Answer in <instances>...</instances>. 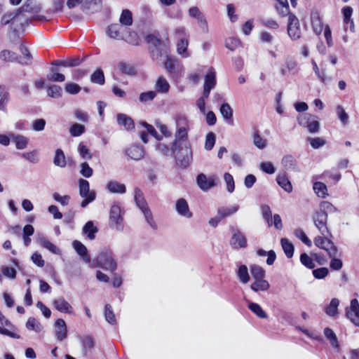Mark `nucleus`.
<instances>
[{
    "mask_svg": "<svg viewBox=\"0 0 359 359\" xmlns=\"http://www.w3.org/2000/svg\"><path fill=\"white\" fill-rule=\"evenodd\" d=\"M176 125L177 130L175 135V140L171 145V152L175 154L179 146L184 145V143H189L188 141V120L183 115H178L176 117Z\"/></svg>",
    "mask_w": 359,
    "mask_h": 359,
    "instance_id": "1",
    "label": "nucleus"
},
{
    "mask_svg": "<svg viewBox=\"0 0 359 359\" xmlns=\"http://www.w3.org/2000/svg\"><path fill=\"white\" fill-rule=\"evenodd\" d=\"M0 22L2 26L10 25L11 31L18 32L25 25L29 23V18L21 16L16 9L4 14Z\"/></svg>",
    "mask_w": 359,
    "mask_h": 359,
    "instance_id": "2",
    "label": "nucleus"
},
{
    "mask_svg": "<svg viewBox=\"0 0 359 359\" xmlns=\"http://www.w3.org/2000/svg\"><path fill=\"white\" fill-rule=\"evenodd\" d=\"M94 262L96 263V266L110 272H114L117 269V263L114 258L112 252L109 249L102 250Z\"/></svg>",
    "mask_w": 359,
    "mask_h": 359,
    "instance_id": "3",
    "label": "nucleus"
},
{
    "mask_svg": "<svg viewBox=\"0 0 359 359\" xmlns=\"http://www.w3.org/2000/svg\"><path fill=\"white\" fill-rule=\"evenodd\" d=\"M177 164L181 168H187L192 162V151L190 143H184V145L179 146L174 154Z\"/></svg>",
    "mask_w": 359,
    "mask_h": 359,
    "instance_id": "4",
    "label": "nucleus"
},
{
    "mask_svg": "<svg viewBox=\"0 0 359 359\" xmlns=\"http://www.w3.org/2000/svg\"><path fill=\"white\" fill-rule=\"evenodd\" d=\"M109 224L111 228H115L117 231L123 229V219L121 215V207L118 203H114L110 208Z\"/></svg>",
    "mask_w": 359,
    "mask_h": 359,
    "instance_id": "5",
    "label": "nucleus"
},
{
    "mask_svg": "<svg viewBox=\"0 0 359 359\" xmlns=\"http://www.w3.org/2000/svg\"><path fill=\"white\" fill-rule=\"evenodd\" d=\"M231 237L229 241V244L232 248L238 250L247 247V239L245 236L238 229L231 226Z\"/></svg>",
    "mask_w": 359,
    "mask_h": 359,
    "instance_id": "6",
    "label": "nucleus"
},
{
    "mask_svg": "<svg viewBox=\"0 0 359 359\" xmlns=\"http://www.w3.org/2000/svg\"><path fill=\"white\" fill-rule=\"evenodd\" d=\"M315 245L323 250H325L330 257H336L338 249L334 243L325 236H316L314 238Z\"/></svg>",
    "mask_w": 359,
    "mask_h": 359,
    "instance_id": "7",
    "label": "nucleus"
},
{
    "mask_svg": "<svg viewBox=\"0 0 359 359\" xmlns=\"http://www.w3.org/2000/svg\"><path fill=\"white\" fill-rule=\"evenodd\" d=\"M287 32L292 41L298 40L302 36L300 24L295 15H290L287 26Z\"/></svg>",
    "mask_w": 359,
    "mask_h": 359,
    "instance_id": "8",
    "label": "nucleus"
},
{
    "mask_svg": "<svg viewBox=\"0 0 359 359\" xmlns=\"http://www.w3.org/2000/svg\"><path fill=\"white\" fill-rule=\"evenodd\" d=\"M327 217L328 216L326 215V213L320 212L318 210L316 211L312 217L316 227L323 236L325 235V233H327L329 235L331 236V233L329 231L327 226Z\"/></svg>",
    "mask_w": 359,
    "mask_h": 359,
    "instance_id": "9",
    "label": "nucleus"
},
{
    "mask_svg": "<svg viewBox=\"0 0 359 359\" xmlns=\"http://www.w3.org/2000/svg\"><path fill=\"white\" fill-rule=\"evenodd\" d=\"M346 316L355 326L359 327V303L356 299L351 301L350 308L346 310Z\"/></svg>",
    "mask_w": 359,
    "mask_h": 359,
    "instance_id": "10",
    "label": "nucleus"
},
{
    "mask_svg": "<svg viewBox=\"0 0 359 359\" xmlns=\"http://www.w3.org/2000/svg\"><path fill=\"white\" fill-rule=\"evenodd\" d=\"M196 181L200 189L204 191L214 187L217 184V178L215 176L207 177L203 173L197 176Z\"/></svg>",
    "mask_w": 359,
    "mask_h": 359,
    "instance_id": "11",
    "label": "nucleus"
},
{
    "mask_svg": "<svg viewBox=\"0 0 359 359\" xmlns=\"http://www.w3.org/2000/svg\"><path fill=\"white\" fill-rule=\"evenodd\" d=\"M125 154L134 161H140L144 156V150L140 145L134 144L126 148Z\"/></svg>",
    "mask_w": 359,
    "mask_h": 359,
    "instance_id": "12",
    "label": "nucleus"
},
{
    "mask_svg": "<svg viewBox=\"0 0 359 359\" xmlns=\"http://www.w3.org/2000/svg\"><path fill=\"white\" fill-rule=\"evenodd\" d=\"M21 16H27L26 13H38L40 7L36 5V0H27L22 7L17 9Z\"/></svg>",
    "mask_w": 359,
    "mask_h": 359,
    "instance_id": "13",
    "label": "nucleus"
},
{
    "mask_svg": "<svg viewBox=\"0 0 359 359\" xmlns=\"http://www.w3.org/2000/svg\"><path fill=\"white\" fill-rule=\"evenodd\" d=\"M175 210L182 217L191 218L192 213L189 210V205L184 198H180L176 201Z\"/></svg>",
    "mask_w": 359,
    "mask_h": 359,
    "instance_id": "14",
    "label": "nucleus"
},
{
    "mask_svg": "<svg viewBox=\"0 0 359 359\" xmlns=\"http://www.w3.org/2000/svg\"><path fill=\"white\" fill-rule=\"evenodd\" d=\"M55 337L57 340L62 341L67 337L66 323L63 319L59 318L55 321Z\"/></svg>",
    "mask_w": 359,
    "mask_h": 359,
    "instance_id": "15",
    "label": "nucleus"
},
{
    "mask_svg": "<svg viewBox=\"0 0 359 359\" xmlns=\"http://www.w3.org/2000/svg\"><path fill=\"white\" fill-rule=\"evenodd\" d=\"M297 62L292 58L287 57L285 61V64L280 67V72L283 76H286L289 73L294 74L297 72Z\"/></svg>",
    "mask_w": 359,
    "mask_h": 359,
    "instance_id": "16",
    "label": "nucleus"
},
{
    "mask_svg": "<svg viewBox=\"0 0 359 359\" xmlns=\"http://www.w3.org/2000/svg\"><path fill=\"white\" fill-rule=\"evenodd\" d=\"M311 20L313 32L317 35H320L323 29V24L318 12H311Z\"/></svg>",
    "mask_w": 359,
    "mask_h": 359,
    "instance_id": "17",
    "label": "nucleus"
},
{
    "mask_svg": "<svg viewBox=\"0 0 359 359\" xmlns=\"http://www.w3.org/2000/svg\"><path fill=\"white\" fill-rule=\"evenodd\" d=\"M117 123L120 126H123L126 130L130 131L135 128L133 120L125 114H118L116 116Z\"/></svg>",
    "mask_w": 359,
    "mask_h": 359,
    "instance_id": "18",
    "label": "nucleus"
},
{
    "mask_svg": "<svg viewBox=\"0 0 359 359\" xmlns=\"http://www.w3.org/2000/svg\"><path fill=\"white\" fill-rule=\"evenodd\" d=\"M283 167L287 170L297 171L298 170L296 158L290 155H285L281 160Z\"/></svg>",
    "mask_w": 359,
    "mask_h": 359,
    "instance_id": "19",
    "label": "nucleus"
},
{
    "mask_svg": "<svg viewBox=\"0 0 359 359\" xmlns=\"http://www.w3.org/2000/svg\"><path fill=\"white\" fill-rule=\"evenodd\" d=\"M73 248L76 252L82 257L83 261L86 263L90 262V257L88 255L86 247L79 241H74L72 243Z\"/></svg>",
    "mask_w": 359,
    "mask_h": 359,
    "instance_id": "20",
    "label": "nucleus"
},
{
    "mask_svg": "<svg viewBox=\"0 0 359 359\" xmlns=\"http://www.w3.org/2000/svg\"><path fill=\"white\" fill-rule=\"evenodd\" d=\"M98 231V228L94 225V222L88 221L83 226L82 233L86 235L89 240L93 241L95 238V234Z\"/></svg>",
    "mask_w": 359,
    "mask_h": 359,
    "instance_id": "21",
    "label": "nucleus"
},
{
    "mask_svg": "<svg viewBox=\"0 0 359 359\" xmlns=\"http://www.w3.org/2000/svg\"><path fill=\"white\" fill-rule=\"evenodd\" d=\"M55 308L62 313H71L72 312V306L62 297L53 301Z\"/></svg>",
    "mask_w": 359,
    "mask_h": 359,
    "instance_id": "22",
    "label": "nucleus"
},
{
    "mask_svg": "<svg viewBox=\"0 0 359 359\" xmlns=\"http://www.w3.org/2000/svg\"><path fill=\"white\" fill-rule=\"evenodd\" d=\"M269 283L264 278L254 279V282L250 285L251 290L255 292L259 291H266L269 289Z\"/></svg>",
    "mask_w": 359,
    "mask_h": 359,
    "instance_id": "23",
    "label": "nucleus"
},
{
    "mask_svg": "<svg viewBox=\"0 0 359 359\" xmlns=\"http://www.w3.org/2000/svg\"><path fill=\"white\" fill-rule=\"evenodd\" d=\"M276 181L278 184L286 192H292V186L285 173L278 174L276 177Z\"/></svg>",
    "mask_w": 359,
    "mask_h": 359,
    "instance_id": "24",
    "label": "nucleus"
},
{
    "mask_svg": "<svg viewBox=\"0 0 359 359\" xmlns=\"http://www.w3.org/2000/svg\"><path fill=\"white\" fill-rule=\"evenodd\" d=\"M134 199L137 206L141 211L148 208L147 203L144 197L142 191L137 187L135 189Z\"/></svg>",
    "mask_w": 359,
    "mask_h": 359,
    "instance_id": "25",
    "label": "nucleus"
},
{
    "mask_svg": "<svg viewBox=\"0 0 359 359\" xmlns=\"http://www.w3.org/2000/svg\"><path fill=\"white\" fill-rule=\"evenodd\" d=\"M11 139L15 144L18 149H24L27 148L29 143V138L22 135H11Z\"/></svg>",
    "mask_w": 359,
    "mask_h": 359,
    "instance_id": "26",
    "label": "nucleus"
},
{
    "mask_svg": "<svg viewBox=\"0 0 359 359\" xmlns=\"http://www.w3.org/2000/svg\"><path fill=\"white\" fill-rule=\"evenodd\" d=\"M81 64V60L79 58H72L69 60H54L51 65L55 66H60L64 67H74L79 66Z\"/></svg>",
    "mask_w": 359,
    "mask_h": 359,
    "instance_id": "27",
    "label": "nucleus"
},
{
    "mask_svg": "<svg viewBox=\"0 0 359 359\" xmlns=\"http://www.w3.org/2000/svg\"><path fill=\"white\" fill-rule=\"evenodd\" d=\"M107 189L114 194H124L126 191V186L117 181H110L107 184Z\"/></svg>",
    "mask_w": 359,
    "mask_h": 359,
    "instance_id": "28",
    "label": "nucleus"
},
{
    "mask_svg": "<svg viewBox=\"0 0 359 359\" xmlns=\"http://www.w3.org/2000/svg\"><path fill=\"white\" fill-rule=\"evenodd\" d=\"M167 46L165 44L162 45L160 47L150 48L151 55L153 60H158V59L163 56H168Z\"/></svg>",
    "mask_w": 359,
    "mask_h": 359,
    "instance_id": "29",
    "label": "nucleus"
},
{
    "mask_svg": "<svg viewBox=\"0 0 359 359\" xmlns=\"http://www.w3.org/2000/svg\"><path fill=\"white\" fill-rule=\"evenodd\" d=\"M121 25L119 24H111L107 27V34L114 39H121Z\"/></svg>",
    "mask_w": 359,
    "mask_h": 359,
    "instance_id": "30",
    "label": "nucleus"
},
{
    "mask_svg": "<svg viewBox=\"0 0 359 359\" xmlns=\"http://www.w3.org/2000/svg\"><path fill=\"white\" fill-rule=\"evenodd\" d=\"M55 165L60 168H65L67 165L66 157L61 149H57L53 158Z\"/></svg>",
    "mask_w": 359,
    "mask_h": 359,
    "instance_id": "31",
    "label": "nucleus"
},
{
    "mask_svg": "<svg viewBox=\"0 0 359 359\" xmlns=\"http://www.w3.org/2000/svg\"><path fill=\"white\" fill-rule=\"evenodd\" d=\"M188 45L189 41L187 38L180 39L177 43V53L183 57H188L189 56V53L187 51Z\"/></svg>",
    "mask_w": 359,
    "mask_h": 359,
    "instance_id": "32",
    "label": "nucleus"
},
{
    "mask_svg": "<svg viewBox=\"0 0 359 359\" xmlns=\"http://www.w3.org/2000/svg\"><path fill=\"white\" fill-rule=\"evenodd\" d=\"M49 72L50 73L47 75L48 81L53 82H63L65 80V76L63 74L59 73L57 68L50 67Z\"/></svg>",
    "mask_w": 359,
    "mask_h": 359,
    "instance_id": "33",
    "label": "nucleus"
},
{
    "mask_svg": "<svg viewBox=\"0 0 359 359\" xmlns=\"http://www.w3.org/2000/svg\"><path fill=\"white\" fill-rule=\"evenodd\" d=\"M18 56L17 53L10 50L4 49L0 52V60L4 62H13L17 61Z\"/></svg>",
    "mask_w": 359,
    "mask_h": 359,
    "instance_id": "34",
    "label": "nucleus"
},
{
    "mask_svg": "<svg viewBox=\"0 0 359 359\" xmlns=\"http://www.w3.org/2000/svg\"><path fill=\"white\" fill-rule=\"evenodd\" d=\"M238 208V205H233L231 207L222 206L218 208L217 213L219 215V217H222V219H224L236 213Z\"/></svg>",
    "mask_w": 359,
    "mask_h": 359,
    "instance_id": "35",
    "label": "nucleus"
},
{
    "mask_svg": "<svg viewBox=\"0 0 359 359\" xmlns=\"http://www.w3.org/2000/svg\"><path fill=\"white\" fill-rule=\"evenodd\" d=\"M339 301L337 298H333L330 304L325 308V311L326 314L330 317H334L338 314V306Z\"/></svg>",
    "mask_w": 359,
    "mask_h": 359,
    "instance_id": "36",
    "label": "nucleus"
},
{
    "mask_svg": "<svg viewBox=\"0 0 359 359\" xmlns=\"http://www.w3.org/2000/svg\"><path fill=\"white\" fill-rule=\"evenodd\" d=\"M118 67L120 71L124 74L128 76H135L137 74V70L135 67L130 63L120 62L118 64Z\"/></svg>",
    "mask_w": 359,
    "mask_h": 359,
    "instance_id": "37",
    "label": "nucleus"
},
{
    "mask_svg": "<svg viewBox=\"0 0 359 359\" xmlns=\"http://www.w3.org/2000/svg\"><path fill=\"white\" fill-rule=\"evenodd\" d=\"M313 189L318 197L325 198L328 196L327 186L323 182H314Z\"/></svg>",
    "mask_w": 359,
    "mask_h": 359,
    "instance_id": "38",
    "label": "nucleus"
},
{
    "mask_svg": "<svg viewBox=\"0 0 359 359\" xmlns=\"http://www.w3.org/2000/svg\"><path fill=\"white\" fill-rule=\"evenodd\" d=\"M156 91L161 93H166L169 91L170 84L168 81L163 76L158 77L156 82Z\"/></svg>",
    "mask_w": 359,
    "mask_h": 359,
    "instance_id": "39",
    "label": "nucleus"
},
{
    "mask_svg": "<svg viewBox=\"0 0 359 359\" xmlns=\"http://www.w3.org/2000/svg\"><path fill=\"white\" fill-rule=\"evenodd\" d=\"M341 174L339 172L333 173L330 170L324 171L318 177L319 179L324 180L328 182L327 179L332 180L334 184H337L341 179Z\"/></svg>",
    "mask_w": 359,
    "mask_h": 359,
    "instance_id": "40",
    "label": "nucleus"
},
{
    "mask_svg": "<svg viewBox=\"0 0 359 359\" xmlns=\"http://www.w3.org/2000/svg\"><path fill=\"white\" fill-rule=\"evenodd\" d=\"M26 327L29 330H34L36 332H40L43 330L42 325L34 317L28 318L26 323Z\"/></svg>",
    "mask_w": 359,
    "mask_h": 359,
    "instance_id": "41",
    "label": "nucleus"
},
{
    "mask_svg": "<svg viewBox=\"0 0 359 359\" xmlns=\"http://www.w3.org/2000/svg\"><path fill=\"white\" fill-rule=\"evenodd\" d=\"M280 244L287 258L292 257L294 255V245L287 238H281Z\"/></svg>",
    "mask_w": 359,
    "mask_h": 359,
    "instance_id": "42",
    "label": "nucleus"
},
{
    "mask_svg": "<svg viewBox=\"0 0 359 359\" xmlns=\"http://www.w3.org/2000/svg\"><path fill=\"white\" fill-rule=\"evenodd\" d=\"M239 280L246 284L250 280V275L248 273V267L245 265H241L236 272Z\"/></svg>",
    "mask_w": 359,
    "mask_h": 359,
    "instance_id": "43",
    "label": "nucleus"
},
{
    "mask_svg": "<svg viewBox=\"0 0 359 359\" xmlns=\"http://www.w3.org/2000/svg\"><path fill=\"white\" fill-rule=\"evenodd\" d=\"M216 86L215 72L212 69H210L205 76V82L203 87H208L209 89H213Z\"/></svg>",
    "mask_w": 359,
    "mask_h": 359,
    "instance_id": "44",
    "label": "nucleus"
},
{
    "mask_svg": "<svg viewBox=\"0 0 359 359\" xmlns=\"http://www.w3.org/2000/svg\"><path fill=\"white\" fill-rule=\"evenodd\" d=\"M119 22L121 25H131L133 24V15L131 11L128 9L123 10L119 18Z\"/></svg>",
    "mask_w": 359,
    "mask_h": 359,
    "instance_id": "45",
    "label": "nucleus"
},
{
    "mask_svg": "<svg viewBox=\"0 0 359 359\" xmlns=\"http://www.w3.org/2000/svg\"><path fill=\"white\" fill-rule=\"evenodd\" d=\"M250 269L253 279H262L265 278L266 272L262 266L253 264L250 266Z\"/></svg>",
    "mask_w": 359,
    "mask_h": 359,
    "instance_id": "46",
    "label": "nucleus"
},
{
    "mask_svg": "<svg viewBox=\"0 0 359 359\" xmlns=\"http://www.w3.org/2000/svg\"><path fill=\"white\" fill-rule=\"evenodd\" d=\"M79 194L81 197H88L91 194L89 182L83 179L79 180Z\"/></svg>",
    "mask_w": 359,
    "mask_h": 359,
    "instance_id": "47",
    "label": "nucleus"
},
{
    "mask_svg": "<svg viewBox=\"0 0 359 359\" xmlns=\"http://www.w3.org/2000/svg\"><path fill=\"white\" fill-rule=\"evenodd\" d=\"M248 309L260 318H267L266 313L262 309L259 304L254 302L248 304Z\"/></svg>",
    "mask_w": 359,
    "mask_h": 359,
    "instance_id": "48",
    "label": "nucleus"
},
{
    "mask_svg": "<svg viewBox=\"0 0 359 359\" xmlns=\"http://www.w3.org/2000/svg\"><path fill=\"white\" fill-rule=\"evenodd\" d=\"M336 113L338 118L343 126H346L348 123L349 116L346 112L345 109L341 105H337L336 107Z\"/></svg>",
    "mask_w": 359,
    "mask_h": 359,
    "instance_id": "49",
    "label": "nucleus"
},
{
    "mask_svg": "<svg viewBox=\"0 0 359 359\" xmlns=\"http://www.w3.org/2000/svg\"><path fill=\"white\" fill-rule=\"evenodd\" d=\"M20 50L24 57L22 59L20 58L18 62L24 65H31L32 57L28 49L24 45L21 44Z\"/></svg>",
    "mask_w": 359,
    "mask_h": 359,
    "instance_id": "50",
    "label": "nucleus"
},
{
    "mask_svg": "<svg viewBox=\"0 0 359 359\" xmlns=\"http://www.w3.org/2000/svg\"><path fill=\"white\" fill-rule=\"evenodd\" d=\"M318 210L326 213L327 216L329 213L336 212L338 211L336 207H334L330 202L327 201L320 202Z\"/></svg>",
    "mask_w": 359,
    "mask_h": 359,
    "instance_id": "51",
    "label": "nucleus"
},
{
    "mask_svg": "<svg viewBox=\"0 0 359 359\" xmlns=\"http://www.w3.org/2000/svg\"><path fill=\"white\" fill-rule=\"evenodd\" d=\"M90 81L94 83H97L100 85H103L104 83V74L102 69L99 68L92 74L90 76Z\"/></svg>",
    "mask_w": 359,
    "mask_h": 359,
    "instance_id": "52",
    "label": "nucleus"
},
{
    "mask_svg": "<svg viewBox=\"0 0 359 359\" xmlns=\"http://www.w3.org/2000/svg\"><path fill=\"white\" fill-rule=\"evenodd\" d=\"M47 94L50 97L60 98L62 95V89L60 86L53 84L48 88Z\"/></svg>",
    "mask_w": 359,
    "mask_h": 359,
    "instance_id": "53",
    "label": "nucleus"
},
{
    "mask_svg": "<svg viewBox=\"0 0 359 359\" xmlns=\"http://www.w3.org/2000/svg\"><path fill=\"white\" fill-rule=\"evenodd\" d=\"M220 113L226 120H231L233 116V109L228 103H223L219 109Z\"/></svg>",
    "mask_w": 359,
    "mask_h": 359,
    "instance_id": "54",
    "label": "nucleus"
},
{
    "mask_svg": "<svg viewBox=\"0 0 359 359\" xmlns=\"http://www.w3.org/2000/svg\"><path fill=\"white\" fill-rule=\"evenodd\" d=\"M275 8L278 13V14L281 17H285L288 16V18H290V15H294L293 13L290 12V7L288 2H286L285 4H275Z\"/></svg>",
    "mask_w": 359,
    "mask_h": 359,
    "instance_id": "55",
    "label": "nucleus"
},
{
    "mask_svg": "<svg viewBox=\"0 0 359 359\" xmlns=\"http://www.w3.org/2000/svg\"><path fill=\"white\" fill-rule=\"evenodd\" d=\"M324 334L330 340L333 347L337 348L339 346L337 337L332 329L326 327L324 330Z\"/></svg>",
    "mask_w": 359,
    "mask_h": 359,
    "instance_id": "56",
    "label": "nucleus"
},
{
    "mask_svg": "<svg viewBox=\"0 0 359 359\" xmlns=\"http://www.w3.org/2000/svg\"><path fill=\"white\" fill-rule=\"evenodd\" d=\"M142 214L144 216L145 220L148 223V224L153 229H157V224L154 220L152 212L150 208L148 207L147 208L142 210Z\"/></svg>",
    "mask_w": 359,
    "mask_h": 359,
    "instance_id": "57",
    "label": "nucleus"
},
{
    "mask_svg": "<svg viewBox=\"0 0 359 359\" xmlns=\"http://www.w3.org/2000/svg\"><path fill=\"white\" fill-rule=\"evenodd\" d=\"M104 309L105 320L111 325L116 324V320L111 305L106 304Z\"/></svg>",
    "mask_w": 359,
    "mask_h": 359,
    "instance_id": "58",
    "label": "nucleus"
},
{
    "mask_svg": "<svg viewBox=\"0 0 359 359\" xmlns=\"http://www.w3.org/2000/svg\"><path fill=\"white\" fill-rule=\"evenodd\" d=\"M294 236L300 239L302 243L306 245L308 247H311L312 245L311 241L307 237L303 229L299 228L294 230Z\"/></svg>",
    "mask_w": 359,
    "mask_h": 359,
    "instance_id": "59",
    "label": "nucleus"
},
{
    "mask_svg": "<svg viewBox=\"0 0 359 359\" xmlns=\"http://www.w3.org/2000/svg\"><path fill=\"white\" fill-rule=\"evenodd\" d=\"M253 144L256 147L260 149H264L267 145L266 140L263 139L257 131L253 135Z\"/></svg>",
    "mask_w": 359,
    "mask_h": 359,
    "instance_id": "60",
    "label": "nucleus"
},
{
    "mask_svg": "<svg viewBox=\"0 0 359 359\" xmlns=\"http://www.w3.org/2000/svg\"><path fill=\"white\" fill-rule=\"evenodd\" d=\"M82 345L85 353L91 350L95 346V341L92 336L88 335L84 337L82 340Z\"/></svg>",
    "mask_w": 359,
    "mask_h": 359,
    "instance_id": "61",
    "label": "nucleus"
},
{
    "mask_svg": "<svg viewBox=\"0 0 359 359\" xmlns=\"http://www.w3.org/2000/svg\"><path fill=\"white\" fill-rule=\"evenodd\" d=\"M78 151L83 159L90 160L93 158V154L90 153L89 149L83 143L79 144Z\"/></svg>",
    "mask_w": 359,
    "mask_h": 359,
    "instance_id": "62",
    "label": "nucleus"
},
{
    "mask_svg": "<svg viewBox=\"0 0 359 359\" xmlns=\"http://www.w3.org/2000/svg\"><path fill=\"white\" fill-rule=\"evenodd\" d=\"M69 132L72 136L79 137L85 132V127L81 124L74 123L71 126Z\"/></svg>",
    "mask_w": 359,
    "mask_h": 359,
    "instance_id": "63",
    "label": "nucleus"
},
{
    "mask_svg": "<svg viewBox=\"0 0 359 359\" xmlns=\"http://www.w3.org/2000/svg\"><path fill=\"white\" fill-rule=\"evenodd\" d=\"M241 45L240 39L234 37L229 38L226 40L225 46L229 50L233 51Z\"/></svg>",
    "mask_w": 359,
    "mask_h": 359,
    "instance_id": "64",
    "label": "nucleus"
}]
</instances>
